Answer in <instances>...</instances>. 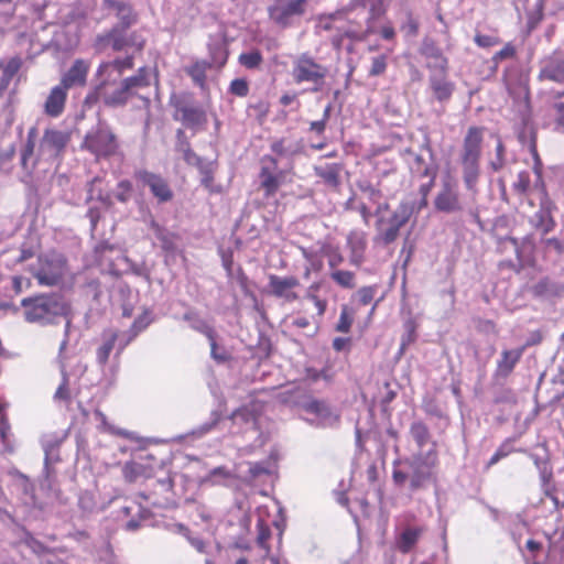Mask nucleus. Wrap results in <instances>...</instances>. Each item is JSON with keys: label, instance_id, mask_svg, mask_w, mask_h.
<instances>
[{"label": "nucleus", "instance_id": "f257e3e1", "mask_svg": "<svg viewBox=\"0 0 564 564\" xmlns=\"http://www.w3.org/2000/svg\"><path fill=\"white\" fill-rule=\"evenodd\" d=\"M437 464V452L433 448L425 455L417 454L402 460L399 468H393L392 479L397 486H404L408 482L412 492L424 489L436 480L434 469Z\"/></svg>", "mask_w": 564, "mask_h": 564}, {"label": "nucleus", "instance_id": "f03ea898", "mask_svg": "<svg viewBox=\"0 0 564 564\" xmlns=\"http://www.w3.org/2000/svg\"><path fill=\"white\" fill-rule=\"evenodd\" d=\"M79 148L82 151L88 152L95 162L123 156L119 137L106 123H99L87 131Z\"/></svg>", "mask_w": 564, "mask_h": 564}, {"label": "nucleus", "instance_id": "7ed1b4c3", "mask_svg": "<svg viewBox=\"0 0 564 564\" xmlns=\"http://www.w3.org/2000/svg\"><path fill=\"white\" fill-rule=\"evenodd\" d=\"M482 127H469L462 144L460 164L466 188L475 191L480 175V158L484 141Z\"/></svg>", "mask_w": 564, "mask_h": 564}, {"label": "nucleus", "instance_id": "20e7f679", "mask_svg": "<svg viewBox=\"0 0 564 564\" xmlns=\"http://www.w3.org/2000/svg\"><path fill=\"white\" fill-rule=\"evenodd\" d=\"M68 270V262L64 254L51 251L39 256L35 267L30 272L42 286H56L63 282Z\"/></svg>", "mask_w": 564, "mask_h": 564}, {"label": "nucleus", "instance_id": "39448f33", "mask_svg": "<svg viewBox=\"0 0 564 564\" xmlns=\"http://www.w3.org/2000/svg\"><path fill=\"white\" fill-rule=\"evenodd\" d=\"M21 305L24 307L25 319L31 323L48 321L67 313V305L56 294L25 297L21 301Z\"/></svg>", "mask_w": 564, "mask_h": 564}, {"label": "nucleus", "instance_id": "423d86ee", "mask_svg": "<svg viewBox=\"0 0 564 564\" xmlns=\"http://www.w3.org/2000/svg\"><path fill=\"white\" fill-rule=\"evenodd\" d=\"M327 73L326 66L317 63L307 53H303L294 59L291 75L295 84L310 83L313 85L311 90L317 93L323 89Z\"/></svg>", "mask_w": 564, "mask_h": 564}, {"label": "nucleus", "instance_id": "0eeeda50", "mask_svg": "<svg viewBox=\"0 0 564 564\" xmlns=\"http://www.w3.org/2000/svg\"><path fill=\"white\" fill-rule=\"evenodd\" d=\"M119 26H112L109 31L98 34L94 41V48L97 52H104L111 47L115 52H122L126 48H133L135 52H142L145 46V39L138 32L126 33Z\"/></svg>", "mask_w": 564, "mask_h": 564}, {"label": "nucleus", "instance_id": "6e6552de", "mask_svg": "<svg viewBox=\"0 0 564 564\" xmlns=\"http://www.w3.org/2000/svg\"><path fill=\"white\" fill-rule=\"evenodd\" d=\"M133 177L139 186L149 188L151 195L159 204L169 203L174 198L171 184L162 174L147 169H139L134 171Z\"/></svg>", "mask_w": 564, "mask_h": 564}, {"label": "nucleus", "instance_id": "1a4fd4ad", "mask_svg": "<svg viewBox=\"0 0 564 564\" xmlns=\"http://www.w3.org/2000/svg\"><path fill=\"white\" fill-rule=\"evenodd\" d=\"M307 6L308 0H276L268 8V15L276 25L286 29L307 12Z\"/></svg>", "mask_w": 564, "mask_h": 564}, {"label": "nucleus", "instance_id": "9d476101", "mask_svg": "<svg viewBox=\"0 0 564 564\" xmlns=\"http://www.w3.org/2000/svg\"><path fill=\"white\" fill-rule=\"evenodd\" d=\"M97 78L98 84L95 87V95L106 106H124L131 98L122 80L117 77L97 76Z\"/></svg>", "mask_w": 564, "mask_h": 564}, {"label": "nucleus", "instance_id": "9b49d317", "mask_svg": "<svg viewBox=\"0 0 564 564\" xmlns=\"http://www.w3.org/2000/svg\"><path fill=\"white\" fill-rule=\"evenodd\" d=\"M434 208L440 213L455 214L463 210L457 181L451 175L444 177L434 198Z\"/></svg>", "mask_w": 564, "mask_h": 564}, {"label": "nucleus", "instance_id": "f8f14e48", "mask_svg": "<svg viewBox=\"0 0 564 564\" xmlns=\"http://www.w3.org/2000/svg\"><path fill=\"white\" fill-rule=\"evenodd\" d=\"M286 172L279 170L278 160L269 154L260 159V187L265 197H272L276 194L284 183Z\"/></svg>", "mask_w": 564, "mask_h": 564}, {"label": "nucleus", "instance_id": "ddd939ff", "mask_svg": "<svg viewBox=\"0 0 564 564\" xmlns=\"http://www.w3.org/2000/svg\"><path fill=\"white\" fill-rule=\"evenodd\" d=\"M414 206L406 202H401L388 220V227H379V239L384 245L392 243L399 236L400 228L403 227L411 218Z\"/></svg>", "mask_w": 564, "mask_h": 564}, {"label": "nucleus", "instance_id": "4468645a", "mask_svg": "<svg viewBox=\"0 0 564 564\" xmlns=\"http://www.w3.org/2000/svg\"><path fill=\"white\" fill-rule=\"evenodd\" d=\"M171 105L175 108L174 119L188 128L204 126L207 121L206 112L199 107L186 105L180 98H171Z\"/></svg>", "mask_w": 564, "mask_h": 564}, {"label": "nucleus", "instance_id": "2eb2a0df", "mask_svg": "<svg viewBox=\"0 0 564 564\" xmlns=\"http://www.w3.org/2000/svg\"><path fill=\"white\" fill-rule=\"evenodd\" d=\"M300 286V280L294 275L279 276L269 275V288L272 295L284 299L286 302H294L299 299L294 289Z\"/></svg>", "mask_w": 564, "mask_h": 564}, {"label": "nucleus", "instance_id": "dca6fc26", "mask_svg": "<svg viewBox=\"0 0 564 564\" xmlns=\"http://www.w3.org/2000/svg\"><path fill=\"white\" fill-rule=\"evenodd\" d=\"M70 141V132L56 129H46L41 140L42 151L51 155L61 156Z\"/></svg>", "mask_w": 564, "mask_h": 564}, {"label": "nucleus", "instance_id": "f3484780", "mask_svg": "<svg viewBox=\"0 0 564 564\" xmlns=\"http://www.w3.org/2000/svg\"><path fill=\"white\" fill-rule=\"evenodd\" d=\"M89 69L90 62L83 58L75 59L68 70L62 76L59 85L66 89L85 86Z\"/></svg>", "mask_w": 564, "mask_h": 564}, {"label": "nucleus", "instance_id": "a211bd4d", "mask_svg": "<svg viewBox=\"0 0 564 564\" xmlns=\"http://www.w3.org/2000/svg\"><path fill=\"white\" fill-rule=\"evenodd\" d=\"M448 72L432 73L429 77L430 88L440 102L448 101L455 90V84L448 79Z\"/></svg>", "mask_w": 564, "mask_h": 564}, {"label": "nucleus", "instance_id": "6ab92c4d", "mask_svg": "<svg viewBox=\"0 0 564 564\" xmlns=\"http://www.w3.org/2000/svg\"><path fill=\"white\" fill-rule=\"evenodd\" d=\"M528 346L529 344L516 349H503L500 358L497 360L496 377L508 378L513 372Z\"/></svg>", "mask_w": 564, "mask_h": 564}, {"label": "nucleus", "instance_id": "aec40b11", "mask_svg": "<svg viewBox=\"0 0 564 564\" xmlns=\"http://www.w3.org/2000/svg\"><path fill=\"white\" fill-rule=\"evenodd\" d=\"M421 54L429 61L426 67L429 69L448 72V59L442 50L433 41H424L421 47Z\"/></svg>", "mask_w": 564, "mask_h": 564}, {"label": "nucleus", "instance_id": "412c9836", "mask_svg": "<svg viewBox=\"0 0 564 564\" xmlns=\"http://www.w3.org/2000/svg\"><path fill=\"white\" fill-rule=\"evenodd\" d=\"M133 67V55L117 57L113 61L100 63L96 70V76L117 77L119 79L124 70L132 69Z\"/></svg>", "mask_w": 564, "mask_h": 564}, {"label": "nucleus", "instance_id": "4be33fe9", "mask_svg": "<svg viewBox=\"0 0 564 564\" xmlns=\"http://www.w3.org/2000/svg\"><path fill=\"white\" fill-rule=\"evenodd\" d=\"M67 90L62 85L53 87L44 102V112L51 118L59 117L64 110L67 100Z\"/></svg>", "mask_w": 564, "mask_h": 564}, {"label": "nucleus", "instance_id": "5701e85b", "mask_svg": "<svg viewBox=\"0 0 564 564\" xmlns=\"http://www.w3.org/2000/svg\"><path fill=\"white\" fill-rule=\"evenodd\" d=\"M213 67V63L205 59H196L185 67V73L191 77L195 86L202 90H207V72Z\"/></svg>", "mask_w": 564, "mask_h": 564}, {"label": "nucleus", "instance_id": "b1692460", "mask_svg": "<svg viewBox=\"0 0 564 564\" xmlns=\"http://www.w3.org/2000/svg\"><path fill=\"white\" fill-rule=\"evenodd\" d=\"M118 337L119 333L116 329L108 328L101 333L102 344L96 350V358L99 365L104 366L108 362Z\"/></svg>", "mask_w": 564, "mask_h": 564}, {"label": "nucleus", "instance_id": "393cba45", "mask_svg": "<svg viewBox=\"0 0 564 564\" xmlns=\"http://www.w3.org/2000/svg\"><path fill=\"white\" fill-rule=\"evenodd\" d=\"M425 531L424 527H408L400 534L398 540V549L401 553H409L413 546L417 543L419 539Z\"/></svg>", "mask_w": 564, "mask_h": 564}, {"label": "nucleus", "instance_id": "a878e982", "mask_svg": "<svg viewBox=\"0 0 564 564\" xmlns=\"http://www.w3.org/2000/svg\"><path fill=\"white\" fill-rule=\"evenodd\" d=\"M122 83L130 97H133L138 89L147 88L150 86L148 68L144 66L140 67L134 75L122 79Z\"/></svg>", "mask_w": 564, "mask_h": 564}, {"label": "nucleus", "instance_id": "bb28decb", "mask_svg": "<svg viewBox=\"0 0 564 564\" xmlns=\"http://www.w3.org/2000/svg\"><path fill=\"white\" fill-rule=\"evenodd\" d=\"M315 174L330 187H337L340 184V165L327 164L325 166H315Z\"/></svg>", "mask_w": 564, "mask_h": 564}, {"label": "nucleus", "instance_id": "cd10ccee", "mask_svg": "<svg viewBox=\"0 0 564 564\" xmlns=\"http://www.w3.org/2000/svg\"><path fill=\"white\" fill-rule=\"evenodd\" d=\"M178 139L177 150L183 153V159L188 165L197 166L204 159L198 156L191 148L189 142L185 138L183 130L176 132Z\"/></svg>", "mask_w": 564, "mask_h": 564}, {"label": "nucleus", "instance_id": "c85d7f7f", "mask_svg": "<svg viewBox=\"0 0 564 564\" xmlns=\"http://www.w3.org/2000/svg\"><path fill=\"white\" fill-rule=\"evenodd\" d=\"M531 223L542 232V235L551 232L555 227V220L553 219L551 212L543 208L535 213Z\"/></svg>", "mask_w": 564, "mask_h": 564}, {"label": "nucleus", "instance_id": "c756f323", "mask_svg": "<svg viewBox=\"0 0 564 564\" xmlns=\"http://www.w3.org/2000/svg\"><path fill=\"white\" fill-rule=\"evenodd\" d=\"M356 313L357 311L354 307L347 304L341 305L339 318L335 325V330L344 334L349 333L354 324Z\"/></svg>", "mask_w": 564, "mask_h": 564}, {"label": "nucleus", "instance_id": "7c9ffc66", "mask_svg": "<svg viewBox=\"0 0 564 564\" xmlns=\"http://www.w3.org/2000/svg\"><path fill=\"white\" fill-rule=\"evenodd\" d=\"M196 167L198 169L202 176V185L209 192H218V189L214 187V174L216 171V163L203 160Z\"/></svg>", "mask_w": 564, "mask_h": 564}, {"label": "nucleus", "instance_id": "2f4dec72", "mask_svg": "<svg viewBox=\"0 0 564 564\" xmlns=\"http://www.w3.org/2000/svg\"><path fill=\"white\" fill-rule=\"evenodd\" d=\"M330 279L343 289L356 288V274L349 270L337 269L329 272Z\"/></svg>", "mask_w": 564, "mask_h": 564}, {"label": "nucleus", "instance_id": "473e14b6", "mask_svg": "<svg viewBox=\"0 0 564 564\" xmlns=\"http://www.w3.org/2000/svg\"><path fill=\"white\" fill-rule=\"evenodd\" d=\"M410 434L419 448L424 447L431 438L430 430L422 421H416L411 424Z\"/></svg>", "mask_w": 564, "mask_h": 564}, {"label": "nucleus", "instance_id": "72a5a7b5", "mask_svg": "<svg viewBox=\"0 0 564 564\" xmlns=\"http://www.w3.org/2000/svg\"><path fill=\"white\" fill-rule=\"evenodd\" d=\"M411 170L420 177L436 178V169L431 166L421 154H415L413 156Z\"/></svg>", "mask_w": 564, "mask_h": 564}, {"label": "nucleus", "instance_id": "f704fd0d", "mask_svg": "<svg viewBox=\"0 0 564 564\" xmlns=\"http://www.w3.org/2000/svg\"><path fill=\"white\" fill-rule=\"evenodd\" d=\"M145 467L137 462H128L122 468V475L127 482H134L145 476Z\"/></svg>", "mask_w": 564, "mask_h": 564}, {"label": "nucleus", "instance_id": "c9c22d12", "mask_svg": "<svg viewBox=\"0 0 564 564\" xmlns=\"http://www.w3.org/2000/svg\"><path fill=\"white\" fill-rule=\"evenodd\" d=\"M303 408L306 412L315 414L322 419H327L332 415L329 405L323 400L312 399L307 401Z\"/></svg>", "mask_w": 564, "mask_h": 564}, {"label": "nucleus", "instance_id": "e433bc0d", "mask_svg": "<svg viewBox=\"0 0 564 564\" xmlns=\"http://www.w3.org/2000/svg\"><path fill=\"white\" fill-rule=\"evenodd\" d=\"M344 14L343 10H337L332 13H322L318 14L317 20V28H319L323 31L330 32L336 31V26L334 25V22L339 20Z\"/></svg>", "mask_w": 564, "mask_h": 564}, {"label": "nucleus", "instance_id": "4c0bfd02", "mask_svg": "<svg viewBox=\"0 0 564 564\" xmlns=\"http://www.w3.org/2000/svg\"><path fill=\"white\" fill-rule=\"evenodd\" d=\"M238 61L243 67H246L248 69H256V68H259L260 65L262 64L263 56L260 51L253 50V51L240 54Z\"/></svg>", "mask_w": 564, "mask_h": 564}, {"label": "nucleus", "instance_id": "58836bf2", "mask_svg": "<svg viewBox=\"0 0 564 564\" xmlns=\"http://www.w3.org/2000/svg\"><path fill=\"white\" fill-rule=\"evenodd\" d=\"M209 55L212 59L210 63L221 68L228 61L229 52L224 44H215L209 46Z\"/></svg>", "mask_w": 564, "mask_h": 564}, {"label": "nucleus", "instance_id": "ea45409f", "mask_svg": "<svg viewBox=\"0 0 564 564\" xmlns=\"http://www.w3.org/2000/svg\"><path fill=\"white\" fill-rule=\"evenodd\" d=\"M323 254L327 258V263L330 271H335L344 262V256L338 247L326 246L322 249Z\"/></svg>", "mask_w": 564, "mask_h": 564}, {"label": "nucleus", "instance_id": "a19ab883", "mask_svg": "<svg viewBox=\"0 0 564 564\" xmlns=\"http://www.w3.org/2000/svg\"><path fill=\"white\" fill-rule=\"evenodd\" d=\"M348 245L351 249L350 263H352L355 265H359L362 261V252L366 247L364 239L356 238L352 235H349Z\"/></svg>", "mask_w": 564, "mask_h": 564}, {"label": "nucleus", "instance_id": "79ce46f5", "mask_svg": "<svg viewBox=\"0 0 564 564\" xmlns=\"http://www.w3.org/2000/svg\"><path fill=\"white\" fill-rule=\"evenodd\" d=\"M21 66L22 59L19 56L11 57L6 62H0L1 74L11 82L13 77L19 73Z\"/></svg>", "mask_w": 564, "mask_h": 564}, {"label": "nucleus", "instance_id": "37998d69", "mask_svg": "<svg viewBox=\"0 0 564 564\" xmlns=\"http://www.w3.org/2000/svg\"><path fill=\"white\" fill-rule=\"evenodd\" d=\"M132 193H133L132 182L129 180H121L117 184L115 197L118 202L126 204L132 197Z\"/></svg>", "mask_w": 564, "mask_h": 564}, {"label": "nucleus", "instance_id": "c03bdc74", "mask_svg": "<svg viewBox=\"0 0 564 564\" xmlns=\"http://www.w3.org/2000/svg\"><path fill=\"white\" fill-rule=\"evenodd\" d=\"M531 185L530 173L521 171L517 175V181L512 184V189L520 196H524Z\"/></svg>", "mask_w": 564, "mask_h": 564}, {"label": "nucleus", "instance_id": "a18cd8bd", "mask_svg": "<svg viewBox=\"0 0 564 564\" xmlns=\"http://www.w3.org/2000/svg\"><path fill=\"white\" fill-rule=\"evenodd\" d=\"M257 543L260 547H262L265 553L268 554L270 552V546L268 544L269 539L271 538V530L270 528L264 523V521L260 520L257 523Z\"/></svg>", "mask_w": 564, "mask_h": 564}, {"label": "nucleus", "instance_id": "49530a36", "mask_svg": "<svg viewBox=\"0 0 564 564\" xmlns=\"http://www.w3.org/2000/svg\"><path fill=\"white\" fill-rule=\"evenodd\" d=\"M545 78L556 82L564 83V58L543 70Z\"/></svg>", "mask_w": 564, "mask_h": 564}, {"label": "nucleus", "instance_id": "de8ad7c7", "mask_svg": "<svg viewBox=\"0 0 564 564\" xmlns=\"http://www.w3.org/2000/svg\"><path fill=\"white\" fill-rule=\"evenodd\" d=\"M228 91L236 97H247L250 91L249 83L245 78H235L230 82Z\"/></svg>", "mask_w": 564, "mask_h": 564}, {"label": "nucleus", "instance_id": "09e8293b", "mask_svg": "<svg viewBox=\"0 0 564 564\" xmlns=\"http://www.w3.org/2000/svg\"><path fill=\"white\" fill-rule=\"evenodd\" d=\"M387 55L381 54L371 59V67L369 69V76L376 77L383 75L387 70L388 62Z\"/></svg>", "mask_w": 564, "mask_h": 564}, {"label": "nucleus", "instance_id": "8fccbe9b", "mask_svg": "<svg viewBox=\"0 0 564 564\" xmlns=\"http://www.w3.org/2000/svg\"><path fill=\"white\" fill-rule=\"evenodd\" d=\"M202 332L210 341V350H212L213 358L218 361L226 360L225 356L217 354L218 345H217L216 337H215V330L210 326L205 325L204 328L202 329Z\"/></svg>", "mask_w": 564, "mask_h": 564}, {"label": "nucleus", "instance_id": "3c124183", "mask_svg": "<svg viewBox=\"0 0 564 564\" xmlns=\"http://www.w3.org/2000/svg\"><path fill=\"white\" fill-rule=\"evenodd\" d=\"M345 39H355V33L348 29L338 28L330 39V44L335 50H340Z\"/></svg>", "mask_w": 564, "mask_h": 564}, {"label": "nucleus", "instance_id": "603ef678", "mask_svg": "<svg viewBox=\"0 0 564 564\" xmlns=\"http://www.w3.org/2000/svg\"><path fill=\"white\" fill-rule=\"evenodd\" d=\"M117 18L120 21L117 26L122 30H128L132 24L137 22V14L133 12L132 7H129L122 13L117 14Z\"/></svg>", "mask_w": 564, "mask_h": 564}, {"label": "nucleus", "instance_id": "864d4df0", "mask_svg": "<svg viewBox=\"0 0 564 564\" xmlns=\"http://www.w3.org/2000/svg\"><path fill=\"white\" fill-rule=\"evenodd\" d=\"M434 183H435V178L433 177H430V181L429 183L426 184H422L419 188V193L421 195V199L419 200L417 205H416V209L417 212L422 210L423 208L427 207V204H429V200H427V197H429V194L431 192V189L433 188L434 186Z\"/></svg>", "mask_w": 564, "mask_h": 564}, {"label": "nucleus", "instance_id": "5fc2aeb1", "mask_svg": "<svg viewBox=\"0 0 564 564\" xmlns=\"http://www.w3.org/2000/svg\"><path fill=\"white\" fill-rule=\"evenodd\" d=\"M376 294V286H362L358 290L357 295L359 303L364 306L370 304Z\"/></svg>", "mask_w": 564, "mask_h": 564}, {"label": "nucleus", "instance_id": "6e6d98bb", "mask_svg": "<svg viewBox=\"0 0 564 564\" xmlns=\"http://www.w3.org/2000/svg\"><path fill=\"white\" fill-rule=\"evenodd\" d=\"M474 41L479 47H491L500 43L499 37L480 33L475 35Z\"/></svg>", "mask_w": 564, "mask_h": 564}, {"label": "nucleus", "instance_id": "4d7b16f0", "mask_svg": "<svg viewBox=\"0 0 564 564\" xmlns=\"http://www.w3.org/2000/svg\"><path fill=\"white\" fill-rule=\"evenodd\" d=\"M516 55V48L512 44H506L500 51L496 52L492 56L495 63H499L503 59L512 58Z\"/></svg>", "mask_w": 564, "mask_h": 564}, {"label": "nucleus", "instance_id": "13d9d810", "mask_svg": "<svg viewBox=\"0 0 564 564\" xmlns=\"http://www.w3.org/2000/svg\"><path fill=\"white\" fill-rule=\"evenodd\" d=\"M303 258L310 262L311 270L318 272L323 268V261L317 257L315 252L302 249Z\"/></svg>", "mask_w": 564, "mask_h": 564}, {"label": "nucleus", "instance_id": "bf43d9fd", "mask_svg": "<svg viewBox=\"0 0 564 564\" xmlns=\"http://www.w3.org/2000/svg\"><path fill=\"white\" fill-rule=\"evenodd\" d=\"M55 400L69 402L70 401V390L68 386L67 378H64L62 383L58 386V388L55 391L54 394Z\"/></svg>", "mask_w": 564, "mask_h": 564}, {"label": "nucleus", "instance_id": "052dcab7", "mask_svg": "<svg viewBox=\"0 0 564 564\" xmlns=\"http://www.w3.org/2000/svg\"><path fill=\"white\" fill-rule=\"evenodd\" d=\"M34 147H35L34 141L29 139L26 141V143L24 144L23 149L21 150V164L24 169L26 167L29 159L34 153Z\"/></svg>", "mask_w": 564, "mask_h": 564}, {"label": "nucleus", "instance_id": "680f3d73", "mask_svg": "<svg viewBox=\"0 0 564 564\" xmlns=\"http://www.w3.org/2000/svg\"><path fill=\"white\" fill-rule=\"evenodd\" d=\"M328 117H329V107H327L325 109L324 116H323L322 120H317V121H312L311 122L310 129L312 131H315L318 134L324 133V131L326 129V122H327Z\"/></svg>", "mask_w": 564, "mask_h": 564}, {"label": "nucleus", "instance_id": "e2e57ef3", "mask_svg": "<svg viewBox=\"0 0 564 564\" xmlns=\"http://www.w3.org/2000/svg\"><path fill=\"white\" fill-rule=\"evenodd\" d=\"M307 299L314 303V305L317 310L318 317H322L327 310V301L324 299H321L316 294H311V293L307 294Z\"/></svg>", "mask_w": 564, "mask_h": 564}, {"label": "nucleus", "instance_id": "0e129e2a", "mask_svg": "<svg viewBox=\"0 0 564 564\" xmlns=\"http://www.w3.org/2000/svg\"><path fill=\"white\" fill-rule=\"evenodd\" d=\"M104 6L116 11V15L127 10L130 4L118 0H104Z\"/></svg>", "mask_w": 564, "mask_h": 564}, {"label": "nucleus", "instance_id": "69168bd1", "mask_svg": "<svg viewBox=\"0 0 564 564\" xmlns=\"http://www.w3.org/2000/svg\"><path fill=\"white\" fill-rule=\"evenodd\" d=\"M517 449L514 448V446L512 445V440L511 438H507L506 441H503L500 446L497 448V453L502 457H507L509 456L510 454L514 453Z\"/></svg>", "mask_w": 564, "mask_h": 564}, {"label": "nucleus", "instance_id": "338daca9", "mask_svg": "<svg viewBox=\"0 0 564 564\" xmlns=\"http://www.w3.org/2000/svg\"><path fill=\"white\" fill-rule=\"evenodd\" d=\"M149 325V319L147 316H140L138 317L132 326H131V333H132V336H137L140 332H142L143 329L147 328V326Z\"/></svg>", "mask_w": 564, "mask_h": 564}, {"label": "nucleus", "instance_id": "774afa93", "mask_svg": "<svg viewBox=\"0 0 564 564\" xmlns=\"http://www.w3.org/2000/svg\"><path fill=\"white\" fill-rule=\"evenodd\" d=\"M159 239L161 241V246H162V249L167 251V252H172L175 250V245H174V241H173V235H169V234H161L159 236Z\"/></svg>", "mask_w": 564, "mask_h": 564}]
</instances>
